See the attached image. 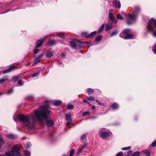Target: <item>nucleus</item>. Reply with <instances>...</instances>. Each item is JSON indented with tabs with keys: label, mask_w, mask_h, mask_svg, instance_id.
I'll use <instances>...</instances> for the list:
<instances>
[{
	"label": "nucleus",
	"mask_w": 156,
	"mask_h": 156,
	"mask_svg": "<svg viewBox=\"0 0 156 156\" xmlns=\"http://www.w3.org/2000/svg\"><path fill=\"white\" fill-rule=\"evenodd\" d=\"M17 117L24 126L30 129H35L36 120L33 114L26 115L19 114L17 115Z\"/></svg>",
	"instance_id": "obj_1"
},
{
	"label": "nucleus",
	"mask_w": 156,
	"mask_h": 156,
	"mask_svg": "<svg viewBox=\"0 0 156 156\" xmlns=\"http://www.w3.org/2000/svg\"><path fill=\"white\" fill-rule=\"evenodd\" d=\"M44 102V105L40 106L39 110L34 111V115L37 120L40 122H42L44 119H47L50 112L49 110L46 108L49 106V101L47 100Z\"/></svg>",
	"instance_id": "obj_2"
},
{
	"label": "nucleus",
	"mask_w": 156,
	"mask_h": 156,
	"mask_svg": "<svg viewBox=\"0 0 156 156\" xmlns=\"http://www.w3.org/2000/svg\"><path fill=\"white\" fill-rule=\"evenodd\" d=\"M0 156H21L19 147L18 145H15L12 147L11 151H7L5 155H0Z\"/></svg>",
	"instance_id": "obj_3"
},
{
	"label": "nucleus",
	"mask_w": 156,
	"mask_h": 156,
	"mask_svg": "<svg viewBox=\"0 0 156 156\" xmlns=\"http://www.w3.org/2000/svg\"><path fill=\"white\" fill-rule=\"evenodd\" d=\"M136 19V16L134 14L129 13L128 14V18L126 20V23L128 25H130L133 23Z\"/></svg>",
	"instance_id": "obj_4"
},
{
	"label": "nucleus",
	"mask_w": 156,
	"mask_h": 156,
	"mask_svg": "<svg viewBox=\"0 0 156 156\" xmlns=\"http://www.w3.org/2000/svg\"><path fill=\"white\" fill-rule=\"evenodd\" d=\"M71 116V114L70 113H68L66 115V119L67 121L66 123V126L69 128H70L71 126H73L72 123Z\"/></svg>",
	"instance_id": "obj_5"
},
{
	"label": "nucleus",
	"mask_w": 156,
	"mask_h": 156,
	"mask_svg": "<svg viewBox=\"0 0 156 156\" xmlns=\"http://www.w3.org/2000/svg\"><path fill=\"white\" fill-rule=\"evenodd\" d=\"M105 128H102L99 130V133L101 136L103 138H107L109 136V133L105 131Z\"/></svg>",
	"instance_id": "obj_6"
},
{
	"label": "nucleus",
	"mask_w": 156,
	"mask_h": 156,
	"mask_svg": "<svg viewBox=\"0 0 156 156\" xmlns=\"http://www.w3.org/2000/svg\"><path fill=\"white\" fill-rule=\"evenodd\" d=\"M48 37V35H45L42 39L38 40L36 43V48H39L42 45L43 42Z\"/></svg>",
	"instance_id": "obj_7"
},
{
	"label": "nucleus",
	"mask_w": 156,
	"mask_h": 156,
	"mask_svg": "<svg viewBox=\"0 0 156 156\" xmlns=\"http://www.w3.org/2000/svg\"><path fill=\"white\" fill-rule=\"evenodd\" d=\"M154 27L151 25H148L147 26V31L152 32L153 36L156 37V30L154 31Z\"/></svg>",
	"instance_id": "obj_8"
},
{
	"label": "nucleus",
	"mask_w": 156,
	"mask_h": 156,
	"mask_svg": "<svg viewBox=\"0 0 156 156\" xmlns=\"http://www.w3.org/2000/svg\"><path fill=\"white\" fill-rule=\"evenodd\" d=\"M80 42L78 40L76 39H72L70 42V44L71 46L74 49L77 48V45L76 43H80Z\"/></svg>",
	"instance_id": "obj_9"
},
{
	"label": "nucleus",
	"mask_w": 156,
	"mask_h": 156,
	"mask_svg": "<svg viewBox=\"0 0 156 156\" xmlns=\"http://www.w3.org/2000/svg\"><path fill=\"white\" fill-rule=\"evenodd\" d=\"M119 36L124 39H132L133 37V36L131 34H129L126 36L122 32L120 33Z\"/></svg>",
	"instance_id": "obj_10"
},
{
	"label": "nucleus",
	"mask_w": 156,
	"mask_h": 156,
	"mask_svg": "<svg viewBox=\"0 0 156 156\" xmlns=\"http://www.w3.org/2000/svg\"><path fill=\"white\" fill-rule=\"evenodd\" d=\"M153 26L154 25L155 28L156 29V19L155 20L154 18H152L149 20L148 24Z\"/></svg>",
	"instance_id": "obj_11"
},
{
	"label": "nucleus",
	"mask_w": 156,
	"mask_h": 156,
	"mask_svg": "<svg viewBox=\"0 0 156 156\" xmlns=\"http://www.w3.org/2000/svg\"><path fill=\"white\" fill-rule=\"evenodd\" d=\"M43 55V54L42 53L40 55L37 57L35 58L34 60V65H36L40 61L41 58Z\"/></svg>",
	"instance_id": "obj_12"
},
{
	"label": "nucleus",
	"mask_w": 156,
	"mask_h": 156,
	"mask_svg": "<svg viewBox=\"0 0 156 156\" xmlns=\"http://www.w3.org/2000/svg\"><path fill=\"white\" fill-rule=\"evenodd\" d=\"M113 4L115 7L118 9L121 7V4L120 1L118 0H114L113 2Z\"/></svg>",
	"instance_id": "obj_13"
},
{
	"label": "nucleus",
	"mask_w": 156,
	"mask_h": 156,
	"mask_svg": "<svg viewBox=\"0 0 156 156\" xmlns=\"http://www.w3.org/2000/svg\"><path fill=\"white\" fill-rule=\"evenodd\" d=\"M48 119H44V120H46V124L47 125V126L48 127H50L52 126L53 124H54V122L53 120H47Z\"/></svg>",
	"instance_id": "obj_14"
},
{
	"label": "nucleus",
	"mask_w": 156,
	"mask_h": 156,
	"mask_svg": "<svg viewBox=\"0 0 156 156\" xmlns=\"http://www.w3.org/2000/svg\"><path fill=\"white\" fill-rule=\"evenodd\" d=\"M140 9L139 7H135L131 14H134L135 16L136 17L137 14L140 12Z\"/></svg>",
	"instance_id": "obj_15"
},
{
	"label": "nucleus",
	"mask_w": 156,
	"mask_h": 156,
	"mask_svg": "<svg viewBox=\"0 0 156 156\" xmlns=\"http://www.w3.org/2000/svg\"><path fill=\"white\" fill-rule=\"evenodd\" d=\"M16 67L13 66H10L9 68L6 70H5L2 71V73L3 74H4L9 72H10L11 71V70L14 68H15Z\"/></svg>",
	"instance_id": "obj_16"
},
{
	"label": "nucleus",
	"mask_w": 156,
	"mask_h": 156,
	"mask_svg": "<svg viewBox=\"0 0 156 156\" xmlns=\"http://www.w3.org/2000/svg\"><path fill=\"white\" fill-rule=\"evenodd\" d=\"M47 43L50 46H53L56 44V41L53 39H49L47 42Z\"/></svg>",
	"instance_id": "obj_17"
},
{
	"label": "nucleus",
	"mask_w": 156,
	"mask_h": 156,
	"mask_svg": "<svg viewBox=\"0 0 156 156\" xmlns=\"http://www.w3.org/2000/svg\"><path fill=\"white\" fill-rule=\"evenodd\" d=\"M6 136L7 137L11 139H15L17 138V136L16 135L12 134H8Z\"/></svg>",
	"instance_id": "obj_18"
},
{
	"label": "nucleus",
	"mask_w": 156,
	"mask_h": 156,
	"mask_svg": "<svg viewBox=\"0 0 156 156\" xmlns=\"http://www.w3.org/2000/svg\"><path fill=\"white\" fill-rule=\"evenodd\" d=\"M111 107L113 110H116L118 108L119 106L117 103H113L112 104Z\"/></svg>",
	"instance_id": "obj_19"
},
{
	"label": "nucleus",
	"mask_w": 156,
	"mask_h": 156,
	"mask_svg": "<svg viewBox=\"0 0 156 156\" xmlns=\"http://www.w3.org/2000/svg\"><path fill=\"white\" fill-rule=\"evenodd\" d=\"M112 26L108 23H107L105 26V30L106 31H108L111 30L112 28Z\"/></svg>",
	"instance_id": "obj_20"
},
{
	"label": "nucleus",
	"mask_w": 156,
	"mask_h": 156,
	"mask_svg": "<svg viewBox=\"0 0 156 156\" xmlns=\"http://www.w3.org/2000/svg\"><path fill=\"white\" fill-rule=\"evenodd\" d=\"M62 103V102L60 100H56L54 102L53 104L55 106H58Z\"/></svg>",
	"instance_id": "obj_21"
},
{
	"label": "nucleus",
	"mask_w": 156,
	"mask_h": 156,
	"mask_svg": "<svg viewBox=\"0 0 156 156\" xmlns=\"http://www.w3.org/2000/svg\"><path fill=\"white\" fill-rule=\"evenodd\" d=\"M8 80L9 79L8 78V77L7 76H5L4 77L3 79H0V84H1L5 81Z\"/></svg>",
	"instance_id": "obj_22"
},
{
	"label": "nucleus",
	"mask_w": 156,
	"mask_h": 156,
	"mask_svg": "<svg viewBox=\"0 0 156 156\" xmlns=\"http://www.w3.org/2000/svg\"><path fill=\"white\" fill-rule=\"evenodd\" d=\"M130 32V30L128 29H126L124 30L122 33L124 34H125L126 36H127V35L129 34V33Z\"/></svg>",
	"instance_id": "obj_23"
},
{
	"label": "nucleus",
	"mask_w": 156,
	"mask_h": 156,
	"mask_svg": "<svg viewBox=\"0 0 156 156\" xmlns=\"http://www.w3.org/2000/svg\"><path fill=\"white\" fill-rule=\"evenodd\" d=\"M143 153L144 154H145L147 156H150V151H149L148 150H146L144 151L143 152Z\"/></svg>",
	"instance_id": "obj_24"
},
{
	"label": "nucleus",
	"mask_w": 156,
	"mask_h": 156,
	"mask_svg": "<svg viewBox=\"0 0 156 156\" xmlns=\"http://www.w3.org/2000/svg\"><path fill=\"white\" fill-rule=\"evenodd\" d=\"M105 25V24H104L101 26V27H100V28L99 29L98 31V33H100L103 30L104 28Z\"/></svg>",
	"instance_id": "obj_25"
},
{
	"label": "nucleus",
	"mask_w": 156,
	"mask_h": 156,
	"mask_svg": "<svg viewBox=\"0 0 156 156\" xmlns=\"http://www.w3.org/2000/svg\"><path fill=\"white\" fill-rule=\"evenodd\" d=\"M87 92L90 94H91L94 93V90L93 89L89 88L87 89Z\"/></svg>",
	"instance_id": "obj_26"
},
{
	"label": "nucleus",
	"mask_w": 156,
	"mask_h": 156,
	"mask_svg": "<svg viewBox=\"0 0 156 156\" xmlns=\"http://www.w3.org/2000/svg\"><path fill=\"white\" fill-rule=\"evenodd\" d=\"M83 149V147H82L81 146H80V147L77 150V154L78 155L82 153V150Z\"/></svg>",
	"instance_id": "obj_27"
},
{
	"label": "nucleus",
	"mask_w": 156,
	"mask_h": 156,
	"mask_svg": "<svg viewBox=\"0 0 156 156\" xmlns=\"http://www.w3.org/2000/svg\"><path fill=\"white\" fill-rule=\"evenodd\" d=\"M80 43L81 44L80 45V48H82L84 46V44H88V42H80Z\"/></svg>",
	"instance_id": "obj_28"
},
{
	"label": "nucleus",
	"mask_w": 156,
	"mask_h": 156,
	"mask_svg": "<svg viewBox=\"0 0 156 156\" xmlns=\"http://www.w3.org/2000/svg\"><path fill=\"white\" fill-rule=\"evenodd\" d=\"M90 115V112L89 111L83 112L82 113V115L83 116H85L86 115Z\"/></svg>",
	"instance_id": "obj_29"
},
{
	"label": "nucleus",
	"mask_w": 156,
	"mask_h": 156,
	"mask_svg": "<svg viewBox=\"0 0 156 156\" xmlns=\"http://www.w3.org/2000/svg\"><path fill=\"white\" fill-rule=\"evenodd\" d=\"M109 17L111 21H113L114 20V17L112 13H109Z\"/></svg>",
	"instance_id": "obj_30"
},
{
	"label": "nucleus",
	"mask_w": 156,
	"mask_h": 156,
	"mask_svg": "<svg viewBox=\"0 0 156 156\" xmlns=\"http://www.w3.org/2000/svg\"><path fill=\"white\" fill-rule=\"evenodd\" d=\"M96 33L97 32L96 31H94L91 32L90 34H88L87 36V38H89L91 37L92 36L95 35Z\"/></svg>",
	"instance_id": "obj_31"
},
{
	"label": "nucleus",
	"mask_w": 156,
	"mask_h": 156,
	"mask_svg": "<svg viewBox=\"0 0 156 156\" xmlns=\"http://www.w3.org/2000/svg\"><path fill=\"white\" fill-rule=\"evenodd\" d=\"M96 33L97 32L96 31H94L91 32L90 34H88L87 36V38H89L91 37L92 36L95 35Z\"/></svg>",
	"instance_id": "obj_32"
},
{
	"label": "nucleus",
	"mask_w": 156,
	"mask_h": 156,
	"mask_svg": "<svg viewBox=\"0 0 156 156\" xmlns=\"http://www.w3.org/2000/svg\"><path fill=\"white\" fill-rule=\"evenodd\" d=\"M67 108L69 110H72L74 108V106L72 105L68 104L67 106Z\"/></svg>",
	"instance_id": "obj_33"
},
{
	"label": "nucleus",
	"mask_w": 156,
	"mask_h": 156,
	"mask_svg": "<svg viewBox=\"0 0 156 156\" xmlns=\"http://www.w3.org/2000/svg\"><path fill=\"white\" fill-rule=\"evenodd\" d=\"M5 143V141L2 138H0V149L1 148V145Z\"/></svg>",
	"instance_id": "obj_34"
},
{
	"label": "nucleus",
	"mask_w": 156,
	"mask_h": 156,
	"mask_svg": "<svg viewBox=\"0 0 156 156\" xmlns=\"http://www.w3.org/2000/svg\"><path fill=\"white\" fill-rule=\"evenodd\" d=\"M46 56L47 57L50 58L53 56V53L51 52H49L46 54Z\"/></svg>",
	"instance_id": "obj_35"
},
{
	"label": "nucleus",
	"mask_w": 156,
	"mask_h": 156,
	"mask_svg": "<svg viewBox=\"0 0 156 156\" xmlns=\"http://www.w3.org/2000/svg\"><path fill=\"white\" fill-rule=\"evenodd\" d=\"M31 146V144L30 142H28L27 143L25 146V148L27 149H28L29 148H30Z\"/></svg>",
	"instance_id": "obj_36"
},
{
	"label": "nucleus",
	"mask_w": 156,
	"mask_h": 156,
	"mask_svg": "<svg viewBox=\"0 0 156 156\" xmlns=\"http://www.w3.org/2000/svg\"><path fill=\"white\" fill-rule=\"evenodd\" d=\"M102 39L101 37V36H99L95 38V41L97 42L99 41H100Z\"/></svg>",
	"instance_id": "obj_37"
},
{
	"label": "nucleus",
	"mask_w": 156,
	"mask_h": 156,
	"mask_svg": "<svg viewBox=\"0 0 156 156\" xmlns=\"http://www.w3.org/2000/svg\"><path fill=\"white\" fill-rule=\"evenodd\" d=\"M140 154V153L138 151H136L134 152L132 155V156H138Z\"/></svg>",
	"instance_id": "obj_38"
},
{
	"label": "nucleus",
	"mask_w": 156,
	"mask_h": 156,
	"mask_svg": "<svg viewBox=\"0 0 156 156\" xmlns=\"http://www.w3.org/2000/svg\"><path fill=\"white\" fill-rule=\"evenodd\" d=\"M57 36L58 37H59L62 39H65V37L62 34L59 33L57 34Z\"/></svg>",
	"instance_id": "obj_39"
},
{
	"label": "nucleus",
	"mask_w": 156,
	"mask_h": 156,
	"mask_svg": "<svg viewBox=\"0 0 156 156\" xmlns=\"http://www.w3.org/2000/svg\"><path fill=\"white\" fill-rule=\"evenodd\" d=\"M87 99L90 101H94L95 100V98L94 97L90 96L87 98Z\"/></svg>",
	"instance_id": "obj_40"
},
{
	"label": "nucleus",
	"mask_w": 156,
	"mask_h": 156,
	"mask_svg": "<svg viewBox=\"0 0 156 156\" xmlns=\"http://www.w3.org/2000/svg\"><path fill=\"white\" fill-rule=\"evenodd\" d=\"M75 153V151L74 149H72L70 151V153L69 156H73V154Z\"/></svg>",
	"instance_id": "obj_41"
},
{
	"label": "nucleus",
	"mask_w": 156,
	"mask_h": 156,
	"mask_svg": "<svg viewBox=\"0 0 156 156\" xmlns=\"http://www.w3.org/2000/svg\"><path fill=\"white\" fill-rule=\"evenodd\" d=\"M117 33V31H115L113 32H112L110 35V37H112L113 36L115 35Z\"/></svg>",
	"instance_id": "obj_42"
},
{
	"label": "nucleus",
	"mask_w": 156,
	"mask_h": 156,
	"mask_svg": "<svg viewBox=\"0 0 156 156\" xmlns=\"http://www.w3.org/2000/svg\"><path fill=\"white\" fill-rule=\"evenodd\" d=\"M117 17L118 19L121 20H122L123 19V18L122 17L121 14L119 13L118 14V15H117Z\"/></svg>",
	"instance_id": "obj_43"
},
{
	"label": "nucleus",
	"mask_w": 156,
	"mask_h": 156,
	"mask_svg": "<svg viewBox=\"0 0 156 156\" xmlns=\"http://www.w3.org/2000/svg\"><path fill=\"white\" fill-rule=\"evenodd\" d=\"M23 84V83H22V80H20L18 82L17 85L19 86H22Z\"/></svg>",
	"instance_id": "obj_44"
},
{
	"label": "nucleus",
	"mask_w": 156,
	"mask_h": 156,
	"mask_svg": "<svg viewBox=\"0 0 156 156\" xmlns=\"http://www.w3.org/2000/svg\"><path fill=\"white\" fill-rule=\"evenodd\" d=\"M13 92V90L12 88L10 89L7 93V94L10 95Z\"/></svg>",
	"instance_id": "obj_45"
},
{
	"label": "nucleus",
	"mask_w": 156,
	"mask_h": 156,
	"mask_svg": "<svg viewBox=\"0 0 156 156\" xmlns=\"http://www.w3.org/2000/svg\"><path fill=\"white\" fill-rule=\"evenodd\" d=\"M24 154L25 156H30V153L28 151H26L24 152Z\"/></svg>",
	"instance_id": "obj_46"
},
{
	"label": "nucleus",
	"mask_w": 156,
	"mask_h": 156,
	"mask_svg": "<svg viewBox=\"0 0 156 156\" xmlns=\"http://www.w3.org/2000/svg\"><path fill=\"white\" fill-rule=\"evenodd\" d=\"M39 75V73H35L31 75V77H37Z\"/></svg>",
	"instance_id": "obj_47"
},
{
	"label": "nucleus",
	"mask_w": 156,
	"mask_h": 156,
	"mask_svg": "<svg viewBox=\"0 0 156 156\" xmlns=\"http://www.w3.org/2000/svg\"><path fill=\"white\" fill-rule=\"evenodd\" d=\"M87 145V143L85 141L84 142V143L83 145H81L80 146L82 147H83V149H84L85 147Z\"/></svg>",
	"instance_id": "obj_48"
},
{
	"label": "nucleus",
	"mask_w": 156,
	"mask_h": 156,
	"mask_svg": "<svg viewBox=\"0 0 156 156\" xmlns=\"http://www.w3.org/2000/svg\"><path fill=\"white\" fill-rule=\"evenodd\" d=\"M131 148V146L128 147H127L122 148L121 149V150H123V151H125V150H129V149H130Z\"/></svg>",
	"instance_id": "obj_49"
},
{
	"label": "nucleus",
	"mask_w": 156,
	"mask_h": 156,
	"mask_svg": "<svg viewBox=\"0 0 156 156\" xmlns=\"http://www.w3.org/2000/svg\"><path fill=\"white\" fill-rule=\"evenodd\" d=\"M123 153L122 152H120L117 153L115 156H123Z\"/></svg>",
	"instance_id": "obj_50"
},
{
	"label": "nucleus",
	"mask_w": 156,
	"mask_h": 156,
	"mask_svg": "<svg viewBox=\"0 0 156 156\" xmlns=\"http://www.w3.org/2000/svg\"><path fill=\"white\" fill-rule=\"evenodd\" d=\"M88 35V33L86 32H83L82 33V35L86 38H87V36Z\"/></svg>",
	"instance_id": "obj_51"
},
{
	"label": "nucleus",
	"mask_w": 156,
	"mask_h": 156,
	"mask_svg": "<svg viewBox=\"0 0 156 156\" xmlns=\"http://www.w3.org/2000/svg\"><path fill=\"white\" fill-rule=\"evenodd\" d=\"M87 134V133H85V134H83L82 135V136H81V140H84L86 137V135Z\"/></svg>",
	"instance_id": "obj_52"
},
{
	"label": "nucleus",
	"mask_w": 156,
	"mask_h": 156,
	"mask_svg": "<svg viewBox=\"0 0 156 156\" xmlns=\"http://www.w3.org/2000/svg\"><path fill=\"white\" fill-rule=\"evenodd\" d=\"M151 146L152 147H155L156 146V140L153 141L151 144Z\"/></svg>",
	"instance_id": "obj_53"
},
{
	"label": "nucleus",
	"mask_w": 156,
	"mask_h": 156,
	"mask_svg": "<svg viewBox=\"0 0 156 156\" xmlns=\"http://www.w3.org/2000/svg\"><path fill=\"white\" fill-rule=\"evenodd\" d=\"M39 51V50L38 49L35 48L34 50V54H37L38 53Z\"/></svg>",
	"instance_id": "obj_54"
},
{
	"label": "nucleus",
	"mask_w": 156,
	"mask_h": 156,
	"mask_svg": "<svg viewBox=\"0 0 156 156\" xmlns=\"http://www.w3.org/2000/svg\"><path fill=\"white\" fill-rule=\"evenodd\" d=\"M95 101L96 102H97L98 103V104L100 106H102L104 105L103 104L101 103L98 100H96Z\"/></svg>",
	"instance_id": "obj_55"
},
{
	"label": "nucleus",
	"mask_w": 156,
	"mask_h": 156,
	"mask_svg": "<svg viewBox=\"0 0 156 156\" xmlns=\"http://www.w3.org/2000/svg\"><path fill=\"white\" fill-rule=\"evenodd\" d=\"M19 76H16L14 77V79L16 81H17L19 79Z\"/></svg>",
	"instance_id": "obj_56"
},
{
	"label": "nucleus",
	"mask_w": 156,
	"mask_h": 156,
	"mask_svg": "<svg viewBox=\"0 0 156 156\" xmlns=\"http://www.w3.org/2000/svg\"><path fill=\"white\" fill-rule=\"evenodd\" d=\"M97 92H98V94H101V91L100 90H99L98 89H97Z\"/></svg>",
	"instance_id": "obj_57"
},
{
	"label": "nucleus",
	"mask_w": 156,
	"mask_h": 156,
	"mask_svg": "<svg viewBox=\"0 0 156 156\" xmlns=\"http://www.w3.org/2000/svg\"><path fill=\"white\" fill-rule=\"evenodd\" d=\"M83 101L84 102L86 103H87L88 102V101H87V100H86V99H83Z\"/></svg>",
	"instance_id": "obj_58"
},
{
	"label": "nucleus",
	"mask_w": 156,
	"mask_h": 156,
	"mask_svg": "<svg viewBox=\"0 0 156 156\" xmlns=\"http://www.w3.org/2000/svg\"><path fill=\"white\" fill-rule=\"evenodd\" d=\"M66 55V54L64 53H62L61 54V56L62 57H64Z\"/></svg>",
	"instance_id": "obj_59"
},
{
	"label": "nucleus",
	"mask_w": 156,
	"mask_h": 156,
	"mask_svg": "<svg viewBox=\"0 0 156 156\" xmlns=\"http://www.w3.org/2000/svg\"><path fill=\"white\" fill-rule=\"evenodd\" d=\"M95 108V107L94 106H92L91 107V109L94 110Z\"/></svg>",
	"instance_id": "obj_60"
},
{
	"label": "nucleus",
	"mask_w": 156,
	"mask_h": 156,
	"mask_svg": "<svg viewBox=\"0 0 156 156\" xmlns=\"http://www.w3.org/2000/svg\"><path fill=\"white\" fill-rule=\"evenodd\" d=\"M10 11V10H7L4 13H5Z\"/></svg>",
	"instance_id": "obj_61"
},
{
	"label": "nucleus",
	"mask_w": 156,
	"mask_h": 156,
	"mask_svg": "<svg viewBox=\"0 0 156 156\" xmlns=\"http://www.w3.org/2000/svg\"><path fill=\"white\" fill-rule=\"evenodd\" d=\"M131 153V152H130V151H129L128 152L127 154H129Z\"/></svg>",
	"instance_id": "obj_62"
},
{
	"label": "nucleus",
	"mask_w": 156,
	"mask_h": 156,
	"mask_svg": "<svg viewBox=\"0 0 156 156\" xmlns=\"http://www.w3.org/2000/svg\"><path fill=\"white\" fill-rule=\"evenodd\" d=\"M87 104H88L89 106H91V104L89 102H88Z\"/></svg>",
	"instance_id": "obj_63"
},
{
	"label": "nucleus",
	"mask_w": 156,
	"mask_h": 156,
	"mask_svg": "<svg viewBox=\"0 0 156 156\" xmlns=\"http://www.w3.org/2000/svg\"><path fill=\"white\" fill-rule=\"evenodd\" d=\"M29 98H32L33 97L32 96H29Z\"/></svg>",
	"instance_id": "obj_64"
}]
</instances>
